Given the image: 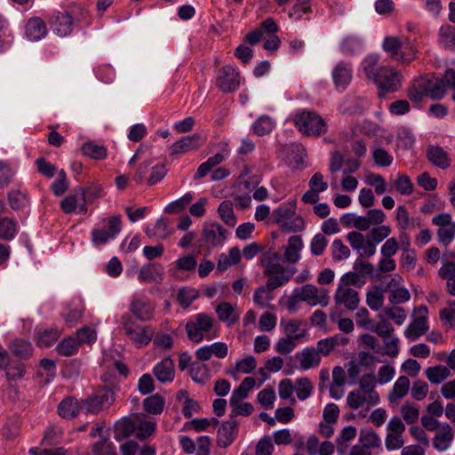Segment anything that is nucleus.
Returning <instances> with one entry per match:
<instances>
[{"mask_svg": "<svg viewBox=\"0 0 455 455\" xmlns=\"http://www.w3.org/2000/svg\"><path fill=\"white\" fill-rule=\"evenodd\" d=\"M212 327L213 318L211 315L204 313L197 314L186 324L188 338L195 343H199L204 340Z\"/></svg>", "mask_w": 455, "mask_h": 455, "instance_id": "nucleus-9", "label": "nucleus"}, {"mask_svg": "<svg viewBox=\"0 0 455 455\" xmlns=\"http://www.w3.org/2000/svg\"><path fill=\"white\" fill-rule=\"evenodd\" d=\"M164 268L158 263H148L144 265L138 275V279L142 283H161Z\"/></svg>", "mask_w": 455, "mask_h": 455, "instance_id": "nucleus-20", "label": "nucleus"}, {"mask_svg": "<svg viewBox=\"0 0 455 455\" xmlns=\"http://www.w3.org/2000/svg\"><path fill=\"white\" fill-rule=\"evenodd\" d=\"M190 376L196 383L204 384L208 379V368L205 364L193 363L190 366Z\"/></svg>", "mask_w": 455, "mask_h": 455, "instance_id": "nucleus-51", "label": "nucleus"}, {"mask_svg": "<svg viewBox=\"0 0 455 455\" xmlns=\"http://www.w3.org/2000/svg\"><path fill=\"white\" fill-rule=\"evenodd\" d=\"M395 220L397 227L401 230L407 229L413 224L411 221L407 208L404 205H399L395 211Z\"/></svg>", "mask_w": 455, "mask_h": 455, "instance_id": "nucleus-56", "label": "nucleus"}, {"mask_svg": "<svg viewBox=\"0 0 455 455\" xmlns=\"http://www.w3.org/2000/svg\"><path fill=\"white\" fill-rule=\"evenodd\" d=\"M203 144L202 137L195 133L184 136L171 146V155H180L199 148Z\"/></svg>", "mask_w": 455, "mask_h": 455, "instance_id": "nucleus-17", "label": "nucleus"}, {"mask_svg": "<svg viewBox=\"0 0 455 455\" xmlns=\"http://www.w3.org/2000/svg\"><path fill=\"white\" fill-rule=\"evenodd\" d=\"M281 255L272 250L266 251L260 263L264 267V275L268 276L267 286L269 289H277L289 283L296 273V267H285L280 264Z\"/></svg>", "mask_w": 455, "mask_h": 455, "instance_id": "nucleus-2", "label": "nucleus"}, {"mask_svg": "<svg viewBox=\"0 0 455 455\" xmlns=\"http://www.w3.org/2000/svg\"><path fill=\"white\" fill-rule=\"evenodd\" d=\"M300 302H307L310 306L321 304L326 306L328 299L326 296L320 298L318 289L313 284H305L297 287L286 299V308L289 312H296L299 307Z\"/></svg>", "mask_w": 455, "mask_h": 455, "instance_id": "nucleus-3", "label": "nucleus"}, {"mask_svg": "<svg viewBox=\"0 0 455 455\" xmlns=\"http://www.w3.org/2000/svg\"><path fill=\"white\" fill-rule=\"evenodd\" d=\"M350 220L353 222V226L361 231H366L370 228L371 224L368 220V216H355L353 214H346L341 218V222L344 225H348Z\"/></svg>", "mask_w": 455, "mask_h": 455, "instance_id": "nucleus-46", "label": "nucleus"}, {"mask_svg": "<svg viewBox=\"0 0 455 455\" xmlns=\"http://www.w3.org/2000/svg\"><path fill=\"white\" fill-rule=\"evenodd\" d=\"M46 25L42 19L34 17L27 22L26 34L31 40L37 41L42 39L46 35Z\"/></svg>", "mask_w": 455, "mask_h": 455, "instance_id": "nucleus-26", "label": "nucleus"}, {"mask_svg": "<svg viewBox=\"0 0 455 455\" xmlns=\"http://www.w3.org/2000/svg\"><path fill=\"white\" fill-rule=\"evenodd\" d=\"M143 403L145 410L153 414L161 413L164 407V400L158 395L147 397Z\"/></svg>", "mask_w": 455, "mask_h": 455, "instance_id": "nucleus-48", "label": "nucleus"}, {"mask_svg": "<svg viewBox=\"0 0 455 455\" xmlns=\"http://www.w3.org/2000/svg\"><path fill=\"white\" fill-rule=\"evenodd\" d=\"M145 232L150 238L164 240L173 233V230L169 227L166 219L160 218L155 224L147 227Z\"/></svg>", "mask_w": 455, "mask_h": 455, "instance_id": "nucleus-24", "label": "nucleus"}, {"mask_svg": "<svg viewBox=\"0 0 455 455\" xmlns=\"http://www.w3.org/2000/svg\"><path fill=\"white\" fill-rule=\"evenodd\" d=\"M377 380L374 373L363 375L359 380L358 390L368 396L369 406L377 404L379 402V395L376 392Z\"/></svg>", "mask_w": 455, "mask_h": 455, "instance_id": "nucleus-19", "label": "nucleus"}, {"mask_svg": "<svg viewBox=\"0 0 455 455\" xmlns=\"http://www.w3.org/2000/svg\"><path fill=\"white\" fill-rule=\"evenodd\" d=\"M403 76L391 66H381L379 74L372 80L378 88L379 97H385L387 93L395 92L402 87Z\"/></svg>", "mask_w": 455, "mask_h": 455, "instance_id": "nucleus-5", "label": "nucleus"}, {"mask_svg": "<svg viewBox=\"0 0 455 455\" xmlns=\"http://www.w3.org/2000/svg\"><path fill=\"white\" fill-rule=\"evenodd\" d=\"M275 124L271 116L262 115L253 123L252 130L257 136L261 137L269 134L274 130Z\"/></svg>", "mask_w": 455, "mask_h": 455, "instance_id": "nucleus-31", "label": "nucleus"}, {"mask_svg": "<svg viewBox=\"0 0 455 455\" xmlns=\"http://www.w3.org/2000/svg\"><path fill=\"white\" fill-rule=\"evenodd\" d=\"M153 373L161 383L172 382L175 377V365L173 360L168 356L157 363Z\"/></svg>", "mask_w": 455, "mask_h": 455, "instance_id": "nucleus-18", "label": "nucleus"}, {"mask_svg": "<svg viewBox=\"0 0 455 455\" xmlns=\"http://www.w3.org/2000/svg\"><path fill=\"white\" fill-rule=\"evenodd\" d=\"M82 152L84 156H90L93 159H103L107 156V149L101 145L95 144L94 142H86L82 147Z\"/></svg>", "mask_w": 455, "mask_h": 455, "instance_id": "nucleus-45", "label": "nucleus"}, {"mask_svg": "<svg viewBox=\"0 0 455 455\" xmlns=\"http://www.w3.org/2000/svg\"><path fill=\"white\" fill-rule=\"evenodd\" d=\"M239 85V73L232 66L226 65L219 70L216 86L220 92L229 93L236 91Z\"/></svg>", "mask_w": 455, "mask_h": 455, "instance_id": "nucleus-12", "label": "nucleus"}, {"mask_svg": "<svg viewBox=\"0 0 455 455\" xmlns=\"http://www.w3.org/2000/svg\"><path fill=\"white\" fill-rule=\"evenodd\" d=\"M334 300L338 306H342L350 311L356 309L360 303L359 294L355 289L341 285H339L336 290Z\"/></svg>", "mask_w": 455, "mask_h": 455, "instance_id": "nucleus-14", "label": "nucleus"}, {"mask_svg": "<svg viewBox=\"0 0 455 455\" xmlns=\"http://www.w3.org/2000/svg\"><path fill=\"white\" fill-rule=\"evenodd\" d=\"M281 325L283 327V331L284 333L286 334V337L293 340L302 339L307 333V330L302 329L300 327V323L295 320H282Z\"/></svg>", "mask_w": 455, "mask_h": 455, "instance_id": "nucleus-32", "label": "nucleus"}, {"mask_svg": "<svg viewBox=\"0 0 455 455\" xmlns=\"http://www.w3.org/2000/svg\"><path fill=\"white\" fill-rule=\"evenodd\" d=\"M303 246L299 235H292L288 240V245L284 247V259L289 263H296L300 259V250Z\"/></svg>", "mask_w": 455, "mask_h": 455, "instance_id": "nucleus-25", "label": "nucleus"}, {"mask_svg": "<svg viewBox=\"0 0 455 455\" xmlns=\"http://www.w3.org/2000/svg\"><path fill=\"white\" fill-rule=\"evenodd\" d=\"M364 403H367L369 405L368 396L360 392L358 389L349 392L347 396V403L353 410H357Z\"/></svg>", "mask_w": 455, "mask_h": 455, "instance_id": "nucleus-54", "label": "nucleus"}, {"mask_svg": "<svg viewBox=\"0 0 455 455\" xmlns=\"http://www.w3.org/2000/svg\"><path fill=\"white\" fill-rule=\"evenodd\" d=\"M347 240L351 247L357 251L360 257L370 258L376 252L373 243L365 238L364 235L358 231H351L347 235Z\"/></svg>", "mask_w": 455, "mask_h": 455, "instance_id": "nucleus-13", "label": "nucleus"}, {"mask_svg": "<svg viewBox=\"0 0 455 455\" xmlns=\"http://www.w3.org/2000/svg\"><path fill=\"white\" fill-rule=\"evenodd\" d=\"M130 311L139 320L147 322L153 318L155 306L147 297H134L131 301Z\"/></svg>", "mask_w": 455, "mask_h": 455, "instance_id": "nucleus-15", "label": "nucleus"}, {"mask_svg": "<svg viewBox=\"0 0 455 455\" xmlns=\"http://www.w3.org/2000/svg\"><path fill=\"white\" fill-rule=\"evenodd\" d=\"M60 331L50 328L37 332V346L41 347H51L58 339Z\"/></svg>", "mask_w": 455, "mask_h": 455, "instance_id": "nucleus-43", "label": "nucleus"}, {"mask_svg": "<svg viewBox=\"0 0 455 455\" xmlns=\"http://www.w3.org/2000/svg\"><path fill=\"white\" fill-rule=\"evenodd\" d=\"M228 231L218 222H206L204 225L201 243L209 250L220 247L227 239Z\"/></svg>", "mask_w": 455, "mask_h": 455, "instance_id": "nucleus-10", "label": "nucleus"}, {"mask_svg": "<svg viewBox=\"0 0 455 455\" xmlns=\"http://www.w3.org/2000/svg\"><path fill=\"white\" fill-rule=\"evenodd\" d=\"M451 89H455V70L448 68L443 77L425 75L415 78L407 90V97L417 104L425 97L440 100L444 98L447 91Z\"/></svg>", "mask_w": 455, "mask_h": 455, "instance_id": "nucleus-1", "label": "nucleus"}, {"mask_svg": "<svg viewBox=\"0 0 455 455\" xmlns=\"http://www.w3.org/2000/svg\"><path fill=\"white\" fill-rule=\"evenodd\" d=\"M121 324L124 334L137 347H146L154 337L155 330L151 325H140L128 315L122 316Z\"/></svg>", "mask_w": 455, "mask_h": 455, "instance_id": "nucleus-4", "label": "nucleus"}, {"mask_svg": "<svg viewBox=\"0 0 455 455\" xmlns=\"http://www.w3.org/2000/svg\"><path fill=\"white\" fill-rule=\"evenodd\" d=\"M401 45L402 47L398 62L402 64H409L415 59L417 50L411 40L406 36L402 37Z\"/></svg>", "mask_w": 455, "mask_h": 455, "instance_id": "nucleus-36", "label": "nucleus"}, {"mask_svg": "<svg viewBox=\"0 0 455 455\" xmlns=\"http://www.w3.org/2000/svg\"><path fill=\"white\" fill-rule=\"evenodd\" d=\"M167 174V169L164 164H157L151 167V172L148 179L147 180V184L148 186H154L159 181H161Z\"/></svg>", "mask_w": 455, "mask_h": 455, "instance_id": "nucleus-61", "label": "nucleus"}, {"mask_svg": "<svg viewBox=\"0 0 455 455\" xmlns=\"http://www.w3.org/2000/svg\"><path fill=\"white\" fill-rule=\"evenodd\" d=\"M238 428H218L217 444L221 448L229 446L236 438Z\"/></svg>", "mask_w": 455, "mask_h": 455, "instance_id": "nucleus-44", "label": "nucleus"}, {"mask_svg": "<svg viewBox=\"0 0 455 455\" xmlns=\"http://www.w3.org/2000/svg\"><path fill=\"white\" fill-rule=\"evenodd\" d=\"M114 401L115 395L113 390L108 387H104L98 390L91 397L83 400L81 402V411L85 414H96L108 408Z\"/></svg>", "mask_w": 455, "mask_h": 455, "instance_id": "nucleus-8", "label": "nucleus"}, {"mask_svg": "<svg viewBox=\"0 0 455 455\" xmlns=\"http://www.w3.org/2000/svg\"><path fill=\"white\" fill-rule=\"evenodd\" d=\"M328 240L323 234L315 235L310 243L311 253L315 256L322 255L327 247Z\"/></svg>", "mask_w": 455, "mask_h": 455, "instance_id": "nucleus-64", "label": "nucleus"}, {"mask_svg": "<svg viewBox=\"0 0 455 455\" xmlns=\"http://www.w3.org/2000/svg\"><path fill=\"white\" fill-rule=\"evenodd\" d=\"M427 156L430 163L440 169H447L451 165L448 153L439 146H429L427 149Z\"/></svg>", "mask_w": 455, "mask_h": 455, "instance_id": "nucleus-22", "label": "nucleus"}, {"mask_svg": "<svg viewBox=\"0 0 455 455\" xmlns=\"http://www.w3.org/2000/svg\"><path fill=\"white\" fill-rule=\"evenodd\" d=\"M18 233V223L10 218L0 220V239L11 241Z\"/></svg>", "mask_w": 455, "mask_h": 455, "instance_id": "nucleus-33", "label": "nucleus"}, {"mask_svg": "<svg viewBox=\"0 0 455 455\" xmlns=\"http://www.w3.org/2000/svg\"><path fill=\"white\" fill-rule=\"evenodd\" d=\"M332 258L335 260H342L350 256L349 248L340 239H335L331 244Z\"/></svg>", "mask_w": 455, "mask_h": 455, "instance_id": "nucleus-60", "label": "nucleus"}, {"mask_svg": "<svg viewBox=\"0 0 455 455\" xmlns=\"http://www.w3.org/2000/svg\"><path fill=\"white\" fill-rule=\"evenodd\" d=\"M313 388V384L308 378H299L296 380V394L301 401L311 395Z\"/></svg>", "mask_w": 455, "mask_h": 455, "instance_id": "nucleus-50", "label": "nucleus"}, {"mask_svg": "<svg viewBox=\"0 0 455 455\" xmlns=\"http://www.w3.org/2000/svg\"><path fill=\"white\" fill-rule=\"evenodd\" d=\"M359 441L362 446L369 448H377L381 444L380 437L372 430V428H362Z\"/></svg>", "mask_w": 455, "mask_h": 455, "instance_id": "nucleus-40", "label": "nucleus"}, {"mask_svg": "<svg viewBox=\"0 0 455 455\" xmlns=\"http://www.w3.org/2000/svg\"><path fill=\"white\" fill-rule=\"evenodd\" d=\"M215 310L219 319L222 322H228V324H232L237 320V316L235 315V308L228 302H221L216 307Z\"/></svg>", "mask_w": 455, "mask_h": 455, "instance_id": "nucleus-42", "label": "nucleus"}, {"mask_svg": "<svg viewBox=\"0 0 455 455\" xmlns=\"http://www.w3.org/2000/svg\"><path fill=\"white\" fill-rule=\"evenodd\" d=\"M122 221L120 216H112L102 219L97 226L92 230V242L94 245H102L121 231Z\"/></svg>", "mask_w": 455, "mask_h": 455, "instance_id": "nucleus-7", "label": "nucleus"}, {"mask_svg": "<svg viewBox=\"0 0 455 455\" xmlns=\"http://www.w3.org/2000/svg\"><path fill=\"white\" fill-rule=\"evenodd\" d=\"M193 200V195L191 193H187L178 200L172 202L169 204L164 212L168 213H178L186 208Z\"/></svg>", "mask_w": 455, "mask_h": 455, "instance_id": "nucleus-53", "label": "nucleus"}, {"mask_svg": "<svg viewBox=\"0 0 455 455\" xmlns=\"http://www.w3.org/2000/svg\"><path fill=\"white\" fill-rule=\"evenodd\" d=\"M446 429L443 433L436 434L433 442L434 447L440 451L447 450L453 439L452 428Z\"/></svg>", "mask_w": 455, "mask_h": 455, "instance_id": "nucleus-52", "label": "nucleus"}, {"mask_svg": "<svg viewBox=\"0 0 455 455\" xmlns=\"http://www.w3.org/2000/svg\"><path fill=\"white\" fill-rule=\"evenodd\" d=\"M356 435V428H342V431L337 439V449L340 453H344L347 448V442L353 440Z\"/></svg>", "mask_w": 455, "mask_h": 455, "instance_id": "nucleus-58", "label": "nucleus"}, {"mask_svg": "<svg viewBox=\"0 0 455 455\" xmlns=\"http://www.w3.org/2000/svg\"><path fill=\"white\" fill-rule=\"evenodd\" d=\"M299 358V364L302 370H308L317 367L321 363V356L315 347H306L300 354H297Z\"/></svg>", "mask_w": 455, "mask_h": 455, "instance_id": "nucleus-27", "label": "nucleus"}, {"mask_svg": "<svg viewBox=\"0 0 455 455\" xmlns=\"http://www.w3.org/2000/svg\"><path fill=\"white\" fill-rule=\"evenodd\" d=\"M274 290L268 288L267 282L265 286L262 285L256 289L253 295V302L260 307H267L269 302L274 299L271 293Z\"/></svg>", "mask_w": 455, "mask_h": 455, "instance_id": "nucleus-39", "label": "nucleus"}, {"mask_svg": "<svg viewBox=\"0 0 455 455\" xmlns=\"http://www.w3.org/2000/svg\"><path fill=\"white\" fill-rule=\"evenodd\" d=\"M450 370L441 364L428 367L425 371L427 379L432 384L435 385L440 384L446 379L450 376Z\"/></svg>", "mask_w": 455, "mask_h": 455, "instance_id": "nucleus-34", "label": "nucleus"}, {"mask_svg": "<svg viewBox=\"0 0 455 455\" xmlns=\"http://www.w3.org/2000/svg\"><path fill=\"white\" fill-rule=\"evenodd\" d=\"M10 349L15 356L24 360L29 358L33 352L31 343L25 339L14 340L11 344Z\"/></svg>", "mask_w": 455, "mask_h": 455, "instance_id": "nucleus-35", "label": "nucleus"}, {"mask_svg": "<svg viewBox=\"0 0 455 455\" xmlns=\"http://www.w3.org/2000/svg\"><path fill=\"white\" fill-rule=\"evenodd\" d=\"M294 392V386L291 379H283L279 382L278 394L281 399L286 400L291 399V404L295 403V399L292 397Z\"/></svg>", "mask_w": 455, "mask_h": 455, "instance_id": "nucleus-59", "label": "nucleus"}, {"mask_svg": "<svg viewBox=\"0 0 455 455\" xmlns=\"http://www.w3.org/2000/svg\"><path fill=\"white\" fill-rule=\"evenodd\" d=\"M293 121L299 131L308 136L319 137L327 132L324 120L314 111L298 113Z\"/></svg>", "mask_w": 455, "mask_h": 455, "instance_id": "nucleus-6", "label": "nucleus"}, {"mask_svg": "<svg viewBox=\"0 0 455 455\" xmlns=\"http://www.w3.org/2000/svg\"><path fill=\"white\" fill-rule=\"evenodd\" d=\"M401 415L406 424L412 425L418 421L419 411L416 406L405 403L401 408Z\"/></svg>", "mask_w": 455, "mask_h": 455, "instance_id": "nucleus-57", "label": "nucleus"}, {"mask_svg": "<svg viewBox=\"0 0 455 455\" xmlns=\"http://www.w3.org/2000/svg\"><path fill=\"white\" fill-rule=\"evenodd\" d=\"M218 212L222 221L229 226L235 227L236 224V217L233 211V205L229 201H223L218 208Z\"/></svg>", "mask_w": 455, "mask_h": 455, "instance_id": "nucleus-41", "label": "nucleus"}, {"mask_svg": "<svg viewBox=\"0 0 455 455\" xmlns=\"http://www.w3.org/2000/svg\"><path fill=\"white\" fill-rule=\"evenodd\" d=\"M362 42L356 37H346L340 46L341 52L347 55H354L361 51Z\"/></svg>", "mask_w": 455, "mask_h": 455, "instance_id": "nucleus-55", "label": "nucleus"}, {"mask_svg": "<svg viewBox=\"0 0 455 455\" xmlns=\"http://www.w3.org/2000/svg\"><path fill=\"white\" fill-rule=\"evenodd\" d=\"M332 78L335 86L345 89L352 80V68L350 64L339 62L333 68Z\"/></svg>", "mask_w": 455, "mask_h": 455, "instance_id": "nucleus-21", "label": "nucleus"}, {"mask_svg": "<svg viewBox=\"0 0 455 455\" xmlns=\"http://www.w3.org/2000/svg\"><path fill=\"white\" fill-rule=\"evenodd\" d=\"M380 56L378 53L368 54L361 62V68L366 77L373 80L379 74Z\"/></svg>", "mask_w": 455, "mask_h": 455, "instance_id": "nucleus-30", "label": "nucleus"}, {"mask_svg": "<svg viewBox=\"0 0 455 455\" xmlns=\"http://www.w3.org/2000/svg\"><path fill=\"white\" fill-rule=\"evenodd\" d=\"M78 342L73 337L64 339L56 347L58 353L63 356L75 355L78 349Z\"/></svg>", "mask_w": 455, "mask_h": 455, "instance_id": "nucleus-47", "label": "nucleus"}, {"mask_svg": "<svg viewBox=\"0 0 455 455\" xmlns=\"http://www.w3.org/2000/svg\"><path fill=\"white\" fill-rule=\"evenodd\" d=\"M410 379L406 376L399 377L388 394V401L392 405H397L398 401L403 398L410 390Z\"/></svg>", "mask_w": 455, "mask_h": 455, "instance_id": "nucleus-23", "label": "nucleus"}, {"mask_svg": "<svg viewBox=\"0 0 455 455\" xmlns=\"http://www.w3.org/2000/svg\"><path fill=\"white\" fill-rule=\"evenodd\" d=\"M402 37L387 36L382 44L383 50L389 54V57L396 61H399V55L401 51Z\"/></svg>", "mask_w": 455, "mask_h": 455, "instance_id": "nucleus-37", "label": "nucleus"}, {"mask_svg": "<svg viewBox=\"0 0 455 455\" xmlns=\"http://www.w3.org/2000/svg\"><path fill=\"white\" fill-rule=\"evenodd\" d=\"M198 293L195 289L183 288L179 291L178 299L182 307H188L196 299Z\"/></svg>", "mask_w": 455, "mask_h": 455, "instance_id": "nucleus-62", "label": "nucleus"}, {"mask_svg": "<svg viewBox=\"0 0 455 455\" xmlns=\"http://www.w3.org/2000/svg\"><path fill=\"white\" fill-rule=\"evenodd\" d=\"M438 43L445 49L455 51V26L443 25L438 31Z\"/></svg>", "mask_w": 455, "mask_h": 455, "instance_id": "nucleus-29", "label": "nucleus"}, {"mask_svg": "<svg viewBox=\"0 0 455 455\" xmlns=\"http://www.w3.org/2000/svg\"><path fill=\"white\" fill-rule=\"evenodd\" d=\"M74 20L68 12H54L50 25L54 33L60 36L69 35L73 30Z\"/></svg>", "mask_w": 455, "mask_h": 455, "instance_id": "nucleus-16", "label": "nucleus"}, {"mask_svg": "<svg viewBox=\"0 0 455 455\" xmlns=\"http://www.w3.org/2000/svg\"><path fill=\"white\" fill-rule=\"evenodd\" d=\"M414 314L415 317L404 331V336L411 341L417 340L428 331L427 307L421 305L414 309Z\"/></svg>", "mask_w": 455, "mask_h": 455, "instance_id": "nucleus-11", "label": "nucleus"}, {"mask_svg": "<svg viewBox=\"0 0 455 455\" xmlns=\"http://www.w3.org/2000/svg\"><path fill=\"white\" fill-rule=\"evenodd\" d=\"M59 415L65 419H73L81 411V403L73 397L63 399L58 406Z\"/></svg>", "mask_w": 455, "mask_h": 455, "instance_id": "nucleus-28", "label": "nucleus"}, {"mask_svg": "<svg viewBox=\"0 0 455 455\" xmlns=\"http://www.w3.org/2000/svg\"><path fill=\"white\" fill-rule=\"evenodd\" d=\"M280 227L286 231L299 232L304 229L305 222L300 216L294 213L291 219H288Z\"/></svg>", "mask_w": 455, "mask_h": 455, "instance_id": "nucleus-63", "label": "nucleus"}, {"mask_svg": "<svg viewBox=\"0 0 455 455\" xmlns=\"http://www.w3.org/2000/svg\"><path fill=\"white\" fill-rule=\"evenodd\" d=\"M391 234V228L389 226L381 225L373 228L371 232L368 234L367 237L369 241L373 243L376 247L377 243H381L383 240L387 238Z\"/></svg>", "mask_w": 455, "mask_h": 455, "instance_id": "nucleus-49", "label": "nucleus"}, {"mask_svg": "<svg viewBox=\"0 0 455 455\" xmlns=\"http://www.w3.org/2000/svg\"><path fill=\"white\" fill-rule=\"evenodd\" d=\"M405 428H388L386 447L388 451L400 449L403 443V432Z\"/></svg>", "mask_w": 455, "mask_h": 455, "instance_id": "nucleus-38", "label": "nucleus"}]
</instances>
